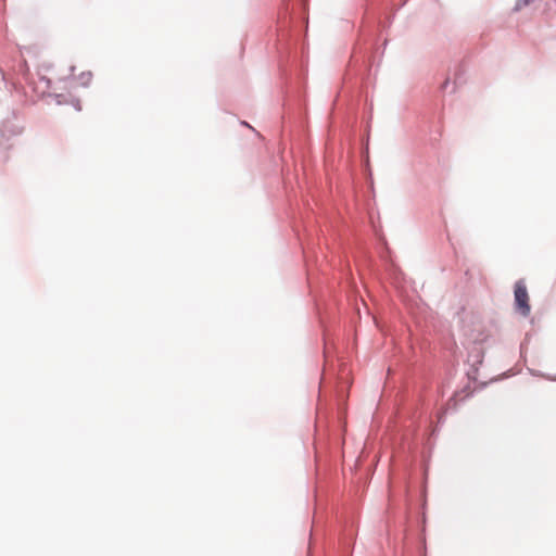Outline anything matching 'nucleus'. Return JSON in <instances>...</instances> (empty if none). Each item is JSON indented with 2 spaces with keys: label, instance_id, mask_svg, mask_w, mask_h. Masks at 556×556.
Segmentation results:
<instances>
[{
  "label": "nucleus",
  "instance_id": "obj_1",
  "mask_svg": "<svg viewBox=\"0 0 556 556\" xmlns=\"http://www.w3.org/2000/svg\"><path fill=\"white\" fill-rule=\"evenodd\" d=\"M515 303L521 315L528 316L530 314L529 294L522 281L515 285Z\"/></svg>",
  "mask_w": 556,
  "mask_h": 556
},
{
  "label": "nucleus",
  "instance_id": "obj_2",
  "mask_svg": "<svg viewBox=\"0 0 556 556\" xmlns=\"http://www.w3.org/2000/svg\"><path fill=\"white\" fill-rule=\"evenodd\" d=\"M92 80V73L89 71L80 72L78 75H73L72 86L88 87Z\"/></svg>",
  "mask_w": 556,
  "mask_h": 556
},
{
  "label": "nucleus",
  "instance_id": "obj_3",
  "mask_svg": "<svg viewBox=\"0 0 556 556\" xmlns=\"http://www.w3.org/2000/svg\"><path fill=\"white\" fill-rule=\"evenodd\" d=\"M532 0H517L514 5V11L518 12L522 10L523 8L528 7L531 3Z\"/></svg>",
  "mask_w": 556,
  "mask_h": 556
}]
</instances>
